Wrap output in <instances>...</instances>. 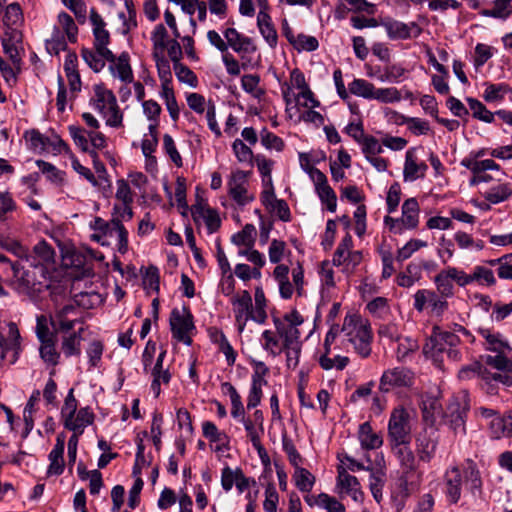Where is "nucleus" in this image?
I'll return each mask as SVG.
<instances>
[{
    "instance_id": "obj_53",
    "label": "nucleus",
    "mask_w": 512,
    "mask_h": 512,
    "mask_svg": "<svg viewBox=\"0 0 512 512\" xmlns=\"http://www.w3.org/2000/svg\"><path fill=\"white\" fill-rule=\"evenodd\" d=\"M80 335L78 333H72L71 335L64 337L62 341V350L64 354L69 357L72 355L80 354Z\"/></svg>"
},
{
    "instance_id": "obj_42",
    "label": "nucleus",
    "mask_w": 512,
    "mask_h": 512,
    "mask_svg": "<svg viewBox=\"0 0 512 512\" xmlns=\"http://www.w3.org/2000/svg\"><path fill=\"white\" fill-rule=\"evenodd\" d=\"M512 195V190L506 184H501L491 188L486 194L485 199L492 204H498L507 200Z\"/></svg>"
},
{
    "instance_id": "obj_11",
    "label": "nucleus",
    "mask_w": 512,
    "mask_h": 512,
    "mask_svg": "<svg viewBox=\"0 0 512 512\" xmlns=\"http://www.w3.org/2000/svg\"><path fill=\"white\" fill-rule=\"evenodd\" d=\"M247 177L248 173L242 170H237L232 173L229 181V195L239 204L245 205L248 202L252 201L254 198L252 196L247 195Z\"/></svg>"
},
{
    "instance_id": "obj_5",
    "label": "nucleus",
    "mask_w": 512,
    "mask_h": 512,
    "mask_svg": "<svg viewBox=\"0 0 512 512\" xmlns=\"http://www.w3.org/2000/svg\"><path fill=\"white\" fill-rule=\"evenodd\" d=\"M392 448L395 450L400 463L402 472L400 479L402 483L406 487L409 485H416L421 478V472L418 470L417 461L413 451L408 445L394 446Z\"/></svg>"
},
{
    "instance_id": "obj_13",
    "label": "nucleus",
    "mask_w": 512,
    "mask_h": 512,
    "mask_svg": "<svg viewBox=\"0 0 512 512\" xmlns=\"http://www.w3.org/2000/svg\"><path fill=\"white\" fill-rule=\"evenodd\" d=\"M94 417V413L89 407H83L72 416V419H66L64 421V427L73 431V434L80 436L83 434L85 428L93 423Z\"/></svg>"
},
{
    "instance_id": "obj_51",
    "label": "nucleus",
    "mask_w": 512,
    "mask_h": 512,
    "mask_svg": "<svg viewBox=\"0 0 512 512\" xmlns=\"http://www.w3.org/2000/svg\"><path fill=\"white\" fill-rule=\"evenodd\" d=\"M485 363L497 370L512 372V361L504 356V353H498L496 356H485Z\"/></svg>"
},
{
    "instance_id": "obj_44",
    "label": "nucleus",
    "mask_w": 512,
    "mask_h": 512,
    "mask_svg": "<svg viewBox=\"0 0 512 512\" xmlns=\"http://www.w3.org/2000/svg\"><path fill=\"white\" fill-rule=\"evenodd\" d=\"M262 339L264 341L262 344L263 349L268 351L272 356L275 357L282 352L283 346L280 347L279 338L271 330H265L262 333Z\"/></svg>"
},
{
    "instance_id": "obj_28",
    "label": "nucleus",
    "mask_w": 512,
    "mask_h": 512,
    "mask_svg": "<svg viewBox=\"0 0 512 512\" xmlns=\"http://www.w3.org/2000/svg\"><path fill=\"white\" fill-rule=\"evenodd\" d=\"M465 482L473 495L481 494L482 481L480 472L472 460L467 461L463 470Z\"/></svg>"
},
{
    "instance_id": "obj_14",
    "label": "nucleus",
    "mask_w": 512,
    "mask_h": 512,
    "mask_svg": "<svg viewBox=\"0 0 512 512\" xmlns=\"http://www.w3.org/2000/svg\"><path fill=\"white\" fill-rule=\"evenodd\" d=\"M470 372H476L487 383L490 381L500 382L505 386L512 385V377L508 374L492 373L481 364L476 363L472 368H463L459 372V377L464 379L468 377Z\"/></svg>"
},
{
    "instance_id": "obj_56",
    "label": "nucleus",
    "mask_w": 512,
    "mask_h": 512,
    "mask_svg": "<svg viewBox=\"0 0 512 512\" xmlns=\"http://www.w3.org/2000/svg\"><path fill=\"white\" fill-rule=\"evenodd\" d=\"M352 237L350 234H346V236L342 239L341 243L338 245L336 251L333 256L334 265L340 266L345 260V254L350 253L349 249L352 246Z\"/></svg>"
},
{
    "instance_id": "obj_7",
    "label": "nucleus",
    "mask_w": 512,
    "mask_h": 512,
    "mask_svg": "<svg viewBox=\"0 0 512 512\" xmlns=\"http://www.w3.org/2000/svg\"><path fill=\"white\" fill-rule=\"evenodd\" d=\"M413 383V373L405 367H395L386 370L381 379L379 388L383 392H388L396 387H408Z\"/></svg>"
},
{
    "instance_id": "obj_50",
    "label": "nucleus",
    "mask_w": 512,
    "mask_h": 512,
    "mask_svg": "<svg viewBox=\"0 0 512 512\" xmlns=\"http://www.w3.org/2000/svg\"><path fill=\"white\" fill-rule=\"evenodd\" d=\"M441 404L436 398L428 397L422 401V415L425 422H434V415L440 411Z\"/></svg>"
},
{
    "instance_id": "obj_18",
    "label": "nucleus",
    "mask_w": 512,
    "mask_h": 512,
    "mask_svg": "<svg viewBox=\"0 0 512 512\" xmlns=\"http://www.w3.org/2000/svg\"><path fill=\"white\" fill-rule=\"evenodd\" d=\"M462 474L458 467H453L446 473V496L450 503H457L461 496Z\"/></svg>"
},
{
    "instance_id": "obj_9",
    "label": "nucleus",
    "mask_w": 512,
    "mask_h": 512,
    "mask_svg": "<svg viewBox=\"0 0 512 512\" xmlns=\"http://www.w3.org/2000/svg\"><path fill=\"white\" fill-rule=\"evenodd\" d=\"M231 302L238 323V329L242 332L248 320H253V315H255L252 297L247 290H244L241 294L233 296Z\"/></svg>"
},
{
    "instance_id": "obj_4",
    "label": "nucleus",
    "mask_w": 512,
    "mask_h": 512,
    "mask_svg": "<svg viewBox=\"0 0 512 512\" xmlns=\"http://www.w3.org/2000/svg\"><path fill=\"white\" fill-rule=\"evenodd\" d=\"M470 408L467 391H461L454 396L443 414L444 422L455 434L465 433L466 413Z\"/></svg>"
},
{
    "instance_id": "obj_60",
    "label": "nucleus",
    "mask_w": 512,
    "mask_h": 512,
    "mask_svg": "<svg viewBox=\"0 0 512 512\" xmlns=\"http://www.w3.org/2000/svg\"><path fill=\"white\" fill-rule=\"evenodd\" d=\"M165 354L166 351H163L159 354L156 363L152 369V376L153 378L162 381L163 384H168L171 379V374L168 369H163V360Z\"/></svg>"
},
{
    "instance_id": "obj_8",
    "label": "nucleus",
    "mask_w": 512,
    "mask_h": 512,
    "mask_svg": "<svg viewBox=\"0 0 512 512\" xmlns=\"http://www.w3.org/2000/svg\"><path fill=\"white\" fill-rule=\"evenodd\" d=\"M459 341V337L454 333L441 331L439 327H434L429 341L423 347V351L425 354L435 356L446 351V346H449V348L455 347Z\"/></svg>"
},
{
    "instance_id": "obj_10",
    "label": "nucleus",
    "mask_w": 512,
    "mask_h": 512,
    "mask_svg": "<svg viewBox=\"0 0 512 512\" xmlns=\"http://www.w3.org/2000/svg\"><path fill=\"white\" fill-rule=\"evenodd\" d=\"M390 39H409L418 37L422 29L415 23H403L397 20H386L382 22Z\"/></svg>"
},
{
    "instance_id": "obj_46",
    "label": "nucleus",
    "mask_w": 512,
    "mask_h": 512,
    "mask_svg": "<svg viewBox=\"0 0 512 512\" xmlns=\"http://www.w3.org/2000/svg\"><path fill=\"white\" fill-rule=\"evenodd\" d=\"M23 21V13L18 3H12L6 7L3 18L4 25L9 28Z\"/></svg>"
},
{
    "instance_id": "obj_19",
    "label": "nucleus",
    "mask_w": 512,
    "mask_h": 512,
    "mask_svg": "<svg viewBox=\"0 0 512 512\" xmlns=\"http://www.w3.org/2000/svg\"><path fill=\"white\" fill-rule=\"evenodd\" d=\"M273 322L278 336L283 339V347L301 345L298 327L286 325V323L279 318H274Z\"/></svg>"
},
{
    "instance_id": "obj_38",
    "label": "nucleus",
    "mask_w": 512,
    "mask_h": 512,
    "mask_svg": "<svg viewBox=\"0 0 512 512\" xmlns=\"http://www.w3.org/2000/svg\"><path fill=\"white\" fill-rule=\"evenodd\" d=\"M95 108L101 113L107 109L109 105H115L116 97L110 90H106L101 86L95 87Z\"/></svg>"
},
{
    "instance_id": "obj_54",
    "label": "nucleus",
    "mask_w": 512,
    "mask_h": 512,
    "mask_svg": "<svg viewBox=\"0 0 512 512\" xmlns=\"http://www.w3.org/2000/svg\"><path fill=\"white\" fill-rule=\"evenodd\" d=\"M321 202L326 205L330 212H335L337 207V196L334 190L328 185L316 190Z\"/></svg>"
},
{
    "instance_id": "obj_55",
    "label": "nucleus",
    "mask_w": 512,
    "mask_h": 512,
    "mask_svg": "<svg viewBox=\"0 0 512 512\" xmlns=\"http://www.w3.org/2000/svg\"><path fill=\"white\" fill-rule=\"evenodd\" d=\"M406 73V69L400 65L392 64L388 65L383 69V74L379 76V79L389 82H399L400 78L404 76Z\"/></svg>"
},
{
    "instance_id": "obj_29",
    "label": "nucleus",
    "mask_w": 512,
    "mask_h": 512,
    "mask_svg": "<svg viewBox=\"0 0 512 512\" xmlns=\"http://www.w3.org/2000/svg\"><path fill=\"white\" fill-rule=\"evenodd\" d=\"M479 333L483 338L486 339L488 343V350L497 352V353H505L511 352L512 348L507 341H504L500 338V334H493L489 329H480Z\"/></svg>"
},
{
    "instance_id": "obj_35",
    "label": "nucleus",
    "mask_w": 512,
    "mask_h": 512,
    "mask_svg": "<svg viewBox=\"0 0 512 512\" xmlns=\"http://www.w3.org/2000/svg\"><path fill=\"white\" fill-rule=\"evenodd\" d=\"M39 349L42 360L49 365L56 366L59 362L60 354L56 351V339L40 342Z\"/></svg>"
},
{
    "instance_id": "obj_3",
    "label": "nucleus",
    "mask_w": 512,
    "mask_h": 512,
    "mask_svg": "<svg viewBox=\"0 0 512 512\" xmlns=\"http://www.w3.org/2000/svg\"><path fill=\"white\" fill-rule=\"evenodd\" d=\"M388 437L394 446L408 445L411 441L410 414L403 407L395 408L388 423Z\"/></svg>"
},
{
    "instance_id": "obj_32",
    "label": "nucleus",
    "mask_w": 512,
    "mask_h": 512,
    "mask_svg": "<svg viewBox=\"0 0 512 512\" xmlns=\"http://www.w3.org/2000/svg\"><path fill=\"white\" fill-rule=\"evenodd\" d=\"M434 281L437 287V291L442 297L449 298L454 295L453 280L452 278H449L447 269L440 271L435 276Z\"/></svg>"
},
{
    "instance_id": "obj_12",
    "label": "nucleus",
    "mask_w": 512,
    "mask_h": 512,
    "mask_svg": "<svg viewBox=\"0 0 512 512\" xmlns=\"http://www.w3.org/2000/svg\"><path fill=\"white\" fill-rule=\"evenodd\" d=\"M337 486L340 487L346 494L352 497L354 501H361L363 493L360 489V483L355 476L350 475L347 469L342 465L337 467Z\"/></svg>"
},
{
    "instance_id": "obj_24",
    "label": "nucleus",
    "mask_w": 512,
    "mask_h": 512,
    "mask_svg": "<svg viewBox=\"0 0 512 512\" xmlns=\"http://www.w3.org/2000/svg\"><path fill=\"white\" fill-rule=\"evenodd\" d=\"M419 204L416 198L407 199L402 205L401 224L408 229L418 225Z\"/></svg>"
},
{
    "instance_id": "obj_31",
    "label": "nucleus",
    "mask_w": 512,
    "mask_h": 512,
    "mask_svg": "<svg viewBox=\"0 0 512 512\" xmlns=\"http://www.w3.org/2000/svg\"><path fill=\"white\" fill-rule=\"evenodd\" d=\"M470 110L472 111V115L474 118L483 121L485 123H492L494 121L495 114L489 111L484 104L478 101L475 98H467L466 99Z\"/></svg>"
},
{
    "instance_id": "obj_39",
    "label": "nucleus",
    "mask_w": 512,
    "mask_h": 512,
    "mask_svg": "<svg viewBox=\"0 0 512 512\" xmlns=\"http://www.w3.org/2000/svg\"><path fill=\"white\" fill-rule=\"evenodd\" d=\"M254 298H255V308H253V310H254L255 315H253V320L258 323H264L267 318V314L265 311L266 298H265L264 291L261 287H257L255 289Z\"/></svg>"
},
{
    "instance_id": "obj_47",
    "label": "nucleus",
    "mask_w": 512,
    "mask_h": 512,
    "mask_svg": "<svg viewBox=\"0 0 512 512\" xmlns=\"http://www.w3.org/2000/svg\"><path fill=\"white\" fill-rule=\"evenodd\" d=\"M58 21L63 26L68 40L71 43H75L77 41L78 27L73 18L69 14L62 12L58 15Z\"/></svg>"
},
{
    "instance_id": "obj_26",
    "label": "nucleus",
    "mask_w": 512,
    "mask_h": 512,
    "mask_svg": "<svg viewBox=\"0 0 512 512\" xmlns=\"http://www.w3.org/2000/svg\"><path fill=\"white\" fill-rule=\"evenodd\" d=\"M55 251L54 249L46 242L40 241L34 247L32 252L25 254L26 257H32L36 262L40 263L47 267L48 264L54 262Z\"/></svg>"
},
{
    "instance_id": "obj_45",
    "label": "nucleus",
    "mask_w": 512,
    "mask_h": 512,
    "mask_svg": "<svg viewBox=\"0 0 512 512\" xmlns=\"http://www.w3.org/2000/svg\"><path fill=\"white\" fill-rule=\"evenodd\" d=\"M175 75L180 82L186 83L191 87H196L198 80L195 73L181 62L173 65Z\"/></svg>"
},
{
    "instance_id": "obj_16",
    "label": "nucleus",
    "mask_w": 512,
    "mask_h": 512,
    "mask_svg": "<svg viewBox=\"0 0 512 512\" xmlns=\"http://www.w3.org/2000/svg\"><path fill=\"white\" fill-rule=\"evenodd\" d=\"M438 441L433 434L424 431L416 438V450L419 460L430 462L436 452Z\"/></svg>"
},
{
    "instance_id": "obj_25",
    "label": "nucleus",
    "mask_w": 512,
    "mask_h": 512,
    "mask_svg": "<svg viewBox=\"0 0 512 512\" xmlns=\"http://www.w3.org/2000/svg\"><path fill=\"white\" fill-rule=\"evenodd\" d=\"M340 331L339 325H332L329 331L327 332L324 340V353L319 358V365L324 370H330L334 368V362L329 357L331 353V345L335 341L336 337L338 336V333Z\"/></svg>"
},
{
    "instance_id": "obj_62",
    "label": "nucleus",
    "mask_w": 512,
    "mask_h": 512,
    "mask_svg": "<svg viewBox=\"0 0 512 512\" xmlns=\"http://www.w3.org/2000/svg\"><path fill=\"white\" fill-rule=\"evenodd\" d=\"M320 507L327 510V512H345V506L339 502L335 497L326 493H320Z\"/></svg>"
},
{
    "instance_id": "obj_27",
    "label": "nucleus",
    "mask_w": 512,
    "mask_h": 512,
    "mask_svg": "<svg viewBox=\"0 0 512 512\" xmlns=\"http://www.w3.org/2000/svg\"><path fill=\"white\" fill-rule=\"evenodd\" d=\"M359 440L361 446L367 450L377 449L383 443L382 438L373 432L369 422H365L360 425Z\"/></svg>"
},
{
    "instance_id": "obj_20",
    "label": "nucleus",
    "mask_w": 512,
    "mask_h": 512,
    "mask_svg": "<svg viewBox=\"0 0 512 512\" xmlns=\"http://www.w3.org/2000/svg\"><path fill=\"white\" fill-rule=\"evenodd\" d=\"M93 35L94 48L97 51V53L101 57L105 58L108 62L114 63L116 60V56L107 47L110 42V34L108 30L93 28Z\"/></svg>"
},
{
    "instance_id": "obj_41",
    "label": "nucleus",
    "mask_w": 512,
    "mask_h": 512,
    "mask_svg": "<svg viewBox=\"0 0 512 512\" xmlns=\"http://www.w3.org/2000/svg\"><path fill=\"white\" fill-rule=\"evenodd\" d=\"M46 49L50 54L58 55L60 51L67 50V43L64 35L58 28H55L51 39L46 40Z\"/></svg>"
},
{
    "instance_id": "obj_36",
    "label": "nucleus",
    "mask_w": 512,
    "mask_h": 512,
    "mask_svg": "<svg viewBox=\"0 0 512 512\" xmlns=\"http://www.w3.org/2000/svg\"><path fill=\"white\" fill-rule=\"evenodd\" d=\"M256 229L252 224H246L244 228L232 236V242L238 246L251 248L255 241Z\"/></svg>"
},
{
    "instance_id": "obj_59",
    "label": "nucleus",
    "mask_w": 512,
    "mask_h": 512,
    "mask_svg": "<svg viewBox=\"0 0 512 512\" xmlns=\"http://www.w3.org/2000/svg\"><path fill=\"white\" fill-rule=\"evenodd\" d=\"M403 177L405 181H414L417 178H420L418 173V164L413 158V154L411 151H407Z\"/></svg>"
},
{
    "instance_id": "obj_40",
    "label": "nucleus",
    "mask_w": 512,
    "mask_h": 512,
    "mask_svg": "<svg viewBox=\"0 0 512 512\" xmlns=\"http://www.w3.org/2000/svg\"><path fill=\"white\" fill-rule=\"evenodd\" d=\"M509 91V86L503 83L487 84L483 98L486 102L500 101L504 98V95Z\"/></svg>"
},
{
    "instance_id": "obj_64",
    "label": "nucleus",
    "mask_w": 512,
    "mask_h": 512,
    "mask_svg": "<svg viewBox=\"0 0 512 512\" xmlns=\"http://www.w3.org/2000/svg\"><path fill=\"white\" fill-rule=\"evenodd\" d=\"M360 144H362V150L366 157L375 156L383 151L379 141L371 135H366Z\"/></svg>"
},
{
    "instance_id": "obj_6",
    "label": "nucleus",
    "mask_w": 512,
    "mask_h": 512,
    "mask_svg": "<svg viewBox=\"0 0 512 512\" xmlns=\"http://www.w3.org/2000/svg\"><path fill=\"white\" fill-rule=\"evenodd\" d=\"M170 327L175 339L186 345L192 344V339L189 336V333L195 328V326L193 323V315L187 307H183L181 310L174 308L171 311Z\"/></svg>"
},
{
    "instance_id": "obj_22",
    "label": "nucleus",
    "mask_w": 512,
    "mask_h": 512,
    "mask_svg": "<svg viewBox=\"0 0 512 512\" xmlns=\"http://www.w3.org/2000/svg\"><path fill=\"white\" fill-rule=\"evenodd\" d=\"M102 228L105 233L112 235L114 232L118 238V251L125 254L128 250V232L119 218H113L109 223H104Z\"/></svg>"
},
{
    "instance_id": "obj_57",
    "label": "nucleus",
    "mask_w": 512,
    "mask_h": 512,
    "mask_svg": "<svg viewBox=\"0 0 512 512\" xmlns=\"http://www.w3.org/2000/svg\"><path fill=\"white\" fill-rule=\"evenodd\" d=\"M241 421L245 426V430L252 442V445L254 446L255 449H257L259 455L262 457V453H266V451L261 444L260 437L255 429L254 423L250 419L246 418L241 419Z\"/></svg>"
},
{
    "instance_id": "obj_33",
    "label": "nucleus",
    "mask_w": 512,
    "mask_h": 512,
    "mask_svg": "<svg viewBox=\"0 0 512 512\" xmlns=\"http://www.w3.org/2000/svg\"><path fill=\"white\" fill-rule=\"evenodd\" d=\"M294 481L296 487L302 492H310L315 483V477L305 468H295Z\"/></svg>"
},
{
    "instance_id": "obj_15",
    "label": "nucleus",
    "mask_w": 512,
    "mask_h": 512,
    "mask_svg": "<svg viewBox=\"0 0 512 512\" xmlns=\"http://www.w3.org/2000/svg\"><path fill=\"white\" fill-rule=\"evenodd\" d=\"M2 46L5 54H7L15 66H19L21 59L16 47V43L21 41V33L19 30L9 27L5 30L1 38Z\"/></svg>"
},
{
    "instance_id": "obj_23",
    "label": "nucleus",
    "mask_w": 512,
    "mask_h": 512,
    "mask_svg": "<svg viewBox=\"0 0 512 512\" xmlns=\"http://www.w3.org/2000/svg\"><path fill=\"white\" fill-rule=\"evenodd\" d=\"M129 60V54L127 52H123L118 58H116L115 62L110 63L109 66L113 75L119 77L123 82L128 83L133 81V72L129 64Z\"/></svg>"
},
{
    "instance_id": "obj_43",
    "label": "nucleus",
    "mask_w": 512,
    "mask_h": 512,
    "mask_svg": "<svg viewBox=\"0 0 512 512\" xmlns=\"http://www.w3.org/2000/svg\"><path fill=\"white\" fill-rule=\"evenodd\" d=\"M81 56L86 64L94 71L100 72L105 67V58L101 57L97 51L88 48L81 49Z\"/></svg>"
},
{
    "instance_id": "obj_30",
    "label": "nucleus",
    "mask_w": 512,
    "mask_h": 512,
    "mask_svg": "<svg viewBox=\"0 0 512 512\" xmlns=\"http://www.w3.org/2000/svg\"><path fill=\"white\" fill-rule=\"evenodd\" d=\"M222 388L226 389L230 396L232 405L231 415L234 418H245V409L241 400V396L239 395L235 387L229 382H224L222 383Z\"/></svg>"
},
{
    "instance_id": "obj_17",
    "label": "nucleus",
    "mask_w": 512,
    "mask_h": 512,
    "mask_svg": "<svg viewBox=\"0 0 512 512\" xmlns=\"http://www.w3.org/2000/svg\"><path fill=\"white\" fill-rule=\"evenodd\" d=\"M64 447L65 437L63 434H59L56 439V444L52 451L49 453L50 465L47 470V475H60L64 471Z\"/></svg>"
},
{
    "instance_id": "obj_1",
    "label": "nucleus",
    "mask_w": 512,
    "mask_h": 512,
    "mask_svg": "<svg viewBox=\"0 0 512 512\" xmlns=\"http://www.w3.org/2000/svg\"><path fill=\"white\" fill-rule=\"evenodd\" d=\"M11 270L17 289L21 293L41 292L48 288V268L36 262L32 257H26L18 264H11Z\"/></svg>"
},
{
    "instance_id": "obj_61",
    "label": "nucleus",
    "mask_w": 512,
    "mask_h": 512,
    "mask_svg": "<svg viewBox=\"0 0 512 512\" xmlns=\"http://www.w3.org/2000/svg\"><path fill=\"white\" fill-rule=\"evenodd\" d=\"M261 142L267 149L281 151L284 147L283 140L272 132L264 128L261 133Z\"/></svg>"
},
{
    "instance_id": "obj_49",
    "label": "nucleus",
    "mask_w": 512,
    "mask_h": 512,
    "mask_svg": "<svg viewBox=\"0 0 512 512\" xmlns=\"http://www.w3.org/2000/svg\"><path fill=\"white\" fill-rule=\"evenodd\" d=\"M373 99L382 103H393L401 100V94L398 89L390 88H375Z\"/></svg>"
},
{
    "instance_id": "obj_48",
    "label": "nucleus",
    "mask_w": 512,
    "mask_h": 512,
    "mask_svg": "<svg viewBox=\"0 0 512 512\" xmlns=\"http://www.w3.org/2000/svg\"><path fill=\"white\" fill-rule=\"evenodd\" d=\"M154 60L158 71V76L162 82H171L172 73L169 61L164 57L163 53H153Z\"/></svg>"
},
{
    "instance_id": "obj_37",
    "label": "nucleus",
    "mask_w": 512,
    "mask_h": 512,
    "mask_svg": "<svg viewBox=\"0 0 512 512\" xmlns=\"http://www.w3.org/2000/svg\"><path fill=\"white\" fill-rule=\"evenodd\" d=\"M168 32L163 24H158L155 26L154 31L151 35V40L153 42V53L162 54L166 47L168 46Z\"/></svg>"
},
{
    "instance_id": "obj_2",
    "label": "nucleus",
    "mask_w": 512,
    "mask_h": 512,
    "mask_svg": "<svg viewBox=\"0 0 512 512\" xmlns=\"http://www.w3.org/2000/svg\"><path fill=\"white\" fill-rule=\"evenodd\" d=\"M342 331L346 332L348 341L361 357L366 358L371 354L372 332L367 321L364 322L359 315H347Z\"/></svg>"
},
{
    "instance_id": "obj_34",
    "label": "nucleus",
    "mask_w": 512,
    "mask_h": 512,
    "mask_svg": "<svg viewBox=\"0 0 512 512\" xmlns=\"http://www.w3.org/2000/svg\"><path fill=\"white\" fill-rule=\"evenodd\" d=\"M374 90L375 86L364 79H354L349 84L350 93L365 99H373Z\"/></svg>"
},
{
    "instance_id": "obj_21",
    "label": "nucleus",
    "mask_w": 512,
    "mask_h": 512,
    "mask_svg": "<svg viewBox=\"0 0 512 512\" xmlns=\"http://www.w3.org/2000/svg\"><path fill=\"white\" fill-rule=\"evenodd\" d=\"M258 29L271 48L277 45L278 35L268 12L258 13Z\"/></svg>"
},
{
    "instance_id": "obj_63",
    "label": "nucleus",
    "mask_w": 512,
    "mask_h": 512,
    "mask_svg": "<svg viewBox=\"0 0 512 512\" xmlns=\"http://www.w3.org/2000/svg\"><path fill=\"white\" fill-rule=\"evenodd\" d=\"M318 45V40L315 37L305 34H299L293 44L294 48L298 51H314L318 48Z\"/></svg>"
},
{
    "instance_id": "obj_58",
    "label": "nucleus",
    "mask_w": 512,
    "mask_h": 512,
    "mask_svg": "<svg viewBox=\"0 0 512 512\" xmlns=\"http://www.w3.org/2000/svg\"><path fill=\"white\" fill-rule=\"evenodd\" d=\"M163 146L171 161L177 167H181L183 165L182 157L176 148L173 138L169 134L163 136Z\"/></svg>"
},
{
    "instance_id": "obj_52",
    "label": "nucleus",
    "mask_w": 512,
    "mask_h": 512,
    "mask_svg": "<svg viewBox=\"0 0 512 512\" xmlns=\"http://www.w3.org/2000/svg\"><path fill=\"white\" fill-rule=\"evenodd\" d=\"M384 473L382 471L373 472L371 471L369 487L374 499L380 502L382 499V488L384 485Z\"/></svg>"
}]
</instances>
